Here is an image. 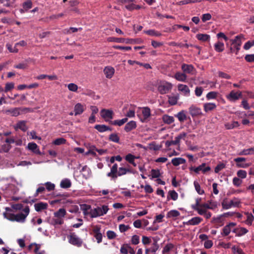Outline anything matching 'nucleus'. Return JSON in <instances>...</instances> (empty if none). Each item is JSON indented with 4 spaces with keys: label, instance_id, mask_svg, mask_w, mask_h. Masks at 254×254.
Wrapping results in <instances>:
<instances>
[{
    "label": "nucleus",
    "instance_id": "f257e3e1",
    "mask_svg": "<svg viewBox=\"0 0 254 254\" xmlns=\"http://www.w3.org/2000/svg\"><path fill=\"white\" fill-rule=\"evenodd\" d=\"M64 208H60L59 211L54 213V216L51 220V224L55 227L61 225L63 222Z\"/></svg>",
    "mask_w": 254,
    "mask_h": 254
},
{
    "label": "nucleus",
    "instance_id": "f03ea898",
    "mask_svg": "<svg viewBox=\"0 0 254 254\" xmlns=\"http://www.w3.org/2000/svg\"><path fill=\"white\" fill-rule=\"evenodd\" d=\"M29 207L28 206H26L23 209V213H19L17 214H15V221L18 222H24L25 220L29 213Z\"/></svg>",
    "mask_w": 254,
    "mask_h": 254
},
{
    "label": "nucleus",
    "instance_id": "7ed1b4c3",
    "mask_svg": "<svg viewBox=\"0 0 254 254\" xmlns=\"http://www.w3.org/2000/svg\"><path fill=\"white\" fill-rule=\"evenodd\" d=\"M68 242L72 245L76 246L78 247H81L82 245V241L78 238L74 233H71L67 236Z\"/></svg>",
    "mask_w": 254,
    "mask_h": 254
},
{
    "label": "nucleus",
    "instance_id": "20e7f679",
    "mask_svg": "<svg viewBox=\"0 0 254 254\" xmlns=\"http://www.w3.org/2000/svg\"><path fill=\"white\" fill-rule=\"evenodd\" d=\"M243 35L241 34L236 36L234 39L231 40V45H233V48L235 49L236 50V54H238V52L240 49V47L242 44V41L241 40V39L242 38H243Z\"/></svg>",
    "mask_w": 254,
    "mask_h": 254
},
{
    "label": "nucleus",
    "instance_id": "39448f33",
    "mask_svg": "<svg viewBox=\"0 0 254 254\" xmlns=\"http://www.w3.org/2000/svg\"><path fill=\"white\" fill-rule=\"evenodd\" d=\"M172 85L171 83L165 82L158 85L157 89L161 94H165L171 89Z\"/></svg>",
    "mask_w": 254,
    "mask_h": 254
},
{
    "label": "nucleus",
    "instance_id": "423d86ee",
    "mask_svg": "<svg viewBox=\"0 0 254 254\" xmlns=\"http://www.w3.org/2000/svg\"><path fill=\"white\" fill-rule=\"evenodd\" d=\"M101 227L98 225H96L94 227V229L92 231L94 233V237L97 240V243H100L102 242V234L100 232Z\"/></svg>",
    "mask_w": 254,
    "mask_h": 254
},
{
    "label": "nucleus",
    "instance_id": "0eeeda50",
    "mask_svg": "<svg viewBox=\"0 0 254 254\" xmlns=\"http://www.w3.org/2000/svg\"><path fill=\"white\" fill-rule=\"evenodd\" d=\"M189 113L192 117L201 116L202 115L201 109L194 105H191L189 109Z\"/></svg>",
    "mask_w": 254,
    "mask_h": 254
},
{
    "label": "nucleus",
    "instance_id": "6e6552de",
    "mask_svg": "<svg viewBox=\"0 0 254 254\" xmlns=\"http://www.w3.org/2000/svg\"><path fill=\"white\" fill-rule=\"evenodd\" d=\"M113 111L111 110L103 109L101 111V116L106 121H107L106 118L112 119L113 118Z\"/></svg>",
    "mask_w": 254,
    "mask_h": 254
},
{
    "label": "nucleus",
    "instance_id": "1a4fd4ad",
    "mask_svg": "<svg viewBox=\"0 0 254 254\" xmlns=\"http://www.w3.org/2000/svg\"><path fill=\"white\" fill-rule=\"evenodd\" d=\"M202 221V219L199 217H194L187 222H184L183 224L186 225H198Z\"/></svg>",
    "mask_w": 254,
    "mask_h": 254
},
{
    "label": "nucleus",
    "instance_id": "9d476101",
    "mask_svg": "<svg viewBox=\"0 0 254 254\" xmlns=\"http://www.w3.org/2000/svg\"><path fill=\"white\" fill-rule=\"evenodd\" d=\"M15 129L16 130L19 129L24 132L26 131L28 129V127L26 126V122L25 121H20L18 122L15 126Z\"/></svg>",
    "mask_w": 254,
    "mask_h": 254
},
{
    "label": "nucleus",
    "instance_id": "9b49d317",
    "mask_svg": "<svg viewBox=\"0 0 254 254\" xmlns=\"http://www.w3.org/2000/svg\"><path fill=\"white\" fill-rule=\"evenodd\" d=\"M241 96V92L238 93L232 90L230 92V94L227 96V97L230 101H235L238 100Z\"/></svg>",
    "mask_w": 254,
    "mask_h": 254
},
{
    "label": "nucleus",
    "instance_id": "f8f14e48",
    "mask_svg": "<svg viewBox=\"0 0 254 254\" xmlns=\"http://www.w3.org/2000/svg\"><path fill=\"white\" fill-rule=\"evenodd\" d=\"M27 148L36 154H41L38 146L34 142H30L28 144Z\"/></svg>",
    "mask_w": 254,
    "mask_h": 254
},
{
    "label": "nucleus",
    "instance_id": "ddd939ff",
    "mask_svg": "<svg viewBox=\"0 0 254 254\" xmlns=\"http://www.w3.org/2000/svg\"><path fill=\"white\" fill-rule=\"evenodd\" d=\"M153 247L150 248V252L152 253H155L159 249V246L158 244V241L159 240V237L156 236L155 237H153Z\"/></svg>",
    "mask_w": 254,
    "mask_h": 254
},
{
    "label": "nucleus",
    "instance_id": "4468645a",
    "mask_svg": "<svg viewBox=\"0 0 254 254\" xmlns=\"http://www.w3.org/2000/svg\"><path fill=\"white\" fill-rule=\"evenodd\" d=\"M136 127V123L134 121H131L127 123L124 128L125 130L128 132Z\"/></svg>",
    "mask_w": 254,
    "mask_h": 254
},
{
    "label": "nucleus",
    "instance_id": "2eb2a0df",
    "mask_svg": "<svg viewBox=\"0 0 254 254\" xmlns=\"http://www.w3.org/2000/svg\"><path fill=\"white\" fill-rule=\"evenodd\" d=\"M94 128L100 132H103L107 130H112V128L105 125H96Z\"/></svg>",
    "mask_w": 254,
    "mask_h": 254
},
{
    "label": "nucleus",
    "instance_id": "dca6fc26",
    "mask_svg": "<svg viewBox=\"0 0 254 254\" xmlns=\"http://www.w3.org/2000/svg\"><path fill=\"white\" fill-rule=\"evenodd\" d=\"M104 72L107 78H111L114 74L115 69L112 67H106L104 70Z\"/></svg>",
    "mask_w": 254,
    "mask_h": 254
},
{
    "label": "nucleus",
    "instance_id": "f3484780",
    "mask_svg": "<svg viewBox=\"0 0 254 254\" xmlns=\"http://www.w3.org/2000/svg\"><path fill=\"white\" fill-rule=\"evenodd\" d=\"M84 111L83 106L81 103H77L75 105L74 108L75 116L81 114Z\"/></svg>",
    "mask_w": 254,
    "mask_h": 254
},
{
    "label": "nucleus",
    "instance_id": "a211bd4d",
    "mask_svg": "<svg viewBox=\"0 0 254 254\" xmlns=\"http://www.w3.org/2000/svg\"><path fill=\"white\" fill-rule=\"evenodd\" d=\"M35 209L37 212L46 209L48 207V204L44 202H40L35 204Z\"/></svg>",
    "mask_w": 254,
    "mask_h": 254
},
{
    "label": "nucleus",
    "instance_id": "6ab92c4d",
    "mask_svg": "<svg viewBox=\"0 0 254 254\" xmlns=\"http://www.w3.org/2000/svg\"><path fill=\"white\" fill-rule=\"evenodd\" d=\"M21 108H14L10 109L6 111V114H10L11 116L14 117H17L20 115V111Z\"/></svg>",
    "mask_w": 254,
    "mask_h": 254
},
{
    "label": "nucleus",
    "instance_id": "aec40b11",
    "mask_svg": "<svg viewBox=\"0 0 254 254\" xmlns=\"http://www.w3.org/2000/svg\"><path fill=\"white\" fill-rule=\"evenodd\" d=\"M163 122L167 125H170L174 122V118L173 116H170L165 114L162 116Z\"/></svg>",
    "mask_w": 254,
    "mask_h": 254
},
{
    "label": "nucleus",
    "instance_id": "412c9836",
    "mask_svg": "<svg viewBox=\"0 0 254 254\" xmlns=\"http://www.w3.org/2000/svg\"><path fill=\"white\" fill-rule=\"evenodd\" d=\"M89 214L91 218H95L101 216L100 207H97L93 209H91Z\"/></svg>",
    "mask_w": 254,
    "mask_h": 254
},
{
    "label": "nucleus",
    "instance_id": "4be33fe9",
    "mask_svg": "<svg viewBox=\"0 0 254 254\" xmlns=\"http://www.w3.org/2000/svg\"><path fill=\"white\" fill-rule=\"evenodd\" d=\"M194 67L191 64H183L182 65V69L183 70L184 72L190 73L192 71Z\"/></svg>",
    "mask_w": 254,
    "mask_h": 254
},
{
    "label": "nucleus",
    "instance_id": "5701e85b",
    "mask_svg": "<svg viewBox=\"0 0 254 254\" xmlns=\"http://www.w3.org/2000/svg\"><path fill=\"white\" fill-rule=\"evenodd\" d=\"M174 77L178 81H185L187 79V76L185 73L177 72L175 74Z\"/></svg>",
    "mask_w": 254,
    "mask_h": 254
},
{
    "label": "nucleus",
    "instance_id": "b1692460",
    "mask_svg": "<svg viewBox=\"0 0 254 254\" xmlns=\"http://www.w3.org/2000/svg\"><path fill=\"white\" fill-rule=\"evenodd\" d=\"M171 162L174 166H178L181 164H185L186 161L184 158L179 157L173 158Z\"/></svg>",
    "mask_w": 254,
    "mask_h": 254
},
{
    "label": "nucleus",
    "instance_id": "393cba45",
    "mask_svg": "<svg viewBox=\"0 0 254 254\" xmlns=\"http://www.w3.org/2000/svg\"><path fill=\"white\" fill-rule=\"evenodd\" d=\"M185 111L182 110L179 112L175 117H177L180 122H183L187 120V117L185 114Z\"/></svg>",
    "mask_w": 254,
    "mask_h": 254
},
{
    "label": "nucleus",
    "instance_id": "a878e982",
    "mask_svg": "<svg viewBox=\"0 0 254 254\" xmlns=\"http://www.w3.org/2000/svg\"><path fill=\"white\" fill-rule=\"evenodd\" d=\"M240 124L237 121H233L232 123H227L225 124L224 126L227 129H231L235 127H238Z\"/></svg>",
    "mask_w": 254,
    "mask_h": 254
},
{
    "label": "nucleus",
    "instance_id": "bb28decb",
    "mask_svg": "<svg viewBox=\"0 0 254 254\" xmlns=\"http://www.w3.org/2000/svg\"><path fill=\"white\" fill-rule=\"evenodd\" d=\"M203 107L204 111L208 112L215 109L216 106L214 103H208L204 104Z\"/></svg>",
    "mask_w": 254,
    "mask_h": 254
},
{
    "label": "nucleus",
    "instance_id": "cd10ccee",
    "mask_svg": "<svg viewBox=\"0 0 254 254\" xmlns=\"http://www.w3.org/2000/svg\"><path fill=\"white\" fill-rule=\"evenodd\" d=\"M245 214L247 216V219L245 222V223L249 225H252L254 220V216L251 213H249L248 212H245Z\"/></svg>",
    "mask_w": 254,
    "mask_h": 254
},
{
    "label": "nucleus",
    "instance_id": "c85d7f7f",
    "mask_svg": "<svg viewBox=\"0 0 254 254\" xmlns=\"http://www.w3.org/2000/svg\"><path fill=\"white\" fill-rule=\"evenodd\" d=\"M196 37L198 40L202 42L207 41L210 39V36L206 34H198Z\"/></svg>",
    "mask_w": 254,
    "mask_h": 254
},
{
    "label": "nucleus",
    "instance_id": "c756f323",
    "mask_svg": "<svg viewBox=\"0 0 254 254\" xmlns=\"http://www.w3.org/2000/svg\"><path fill=\"white\" fill-rule=\"evenodd\" d=\"M249 154H254V147L244 149L239 153V155H247Z\"/></svg>",
    "mask_w": 254,
    "mask_h": 254
},
{
    "label": "nucleus",
    "instance_id": "7c9ffc66",
    "mask_svg": "<svg viewBox=\"0 0 254 254\" xmlns=\"http://www.w3.org/2000/svg\"><path fill=\"white\" fill-rule=\"evenodd\" d=\"M169 196H167V199L169 200L170 198L172 199L173 200H176L177 199L178 197V194L176 192V191L174 190H170L168 192Z\"/></svg>",
    "mask_w": 254,
    "mask_h": 254
},
{
    "label": "nucleus",
    "instance_id": "2f4dec72",
    "mask_svg": "<svg viewBox=\"0 0 254 254\" xmlns=\"http://www.w3.org/2000/svg\"><path fill=\"white\" fill-rule=\"evenodd\" d=\"M175 246L172 243L167 244L163 248L162 254H165L169 253L171 250L174 249Z\"/></svg>",
    "mask_w": 254,
    "mask_h": 254
},
{
    "label": "nucleus",
    "instance_id": "473e14b6",
    "mask_svg": "<svg viewBox=\"0 0 254 254\" xmlns=\"http://www.w3.org/2000/svg\"><path fill=\"white\" fill-rule=\"evenodd\" d=\"M109 140L111 141L119 143L120 141V137L117 133H112L109 135Z\"/></svg>",
    "mask_w": 254,
    "mask_h": 254
},
{
    "label": "nucleus",
    "instance_id": "72a5a7b5",
    "mask_svg": "<svg viewBox=\"0 0 254 254\" xmlns=\"http://www.w3.org/2000/svg\"><path fill=\"white\" fill-rule=\"evenodd\" d=\"M178 90L184 92L185 94H188L190 93V89L186 85L179 84L178 85Z\"/></svg>",
    "mask_w": 254,
    "mask_h": 254
},
{
    "label": "nucleus",
    "instance_id": "f704fd0d",
    "mask_svg": "<svg viewBox=\"0 0 254 254\" xmlns=\"http://www.w3.org/2000/svg\"><path fill=\"white\" fill-rule=\"evenodd\" d=\"M180 215V212L176 210H172L169 211L167 214L168 218L177 217Z\"/></svg>",
    "mask_w": 254,
    "mask_h": 254
},
{
    "label": "nucleus",
    "instance_id": "c9c22d12",
    "mask_svg": "<svg viewBox=\"0 0 254 254\" xmlns=\"http://www.w3.org/2000/svg\"><path fill=\"white\" fill-rule=\"evenodd\" d=\"M142 113L145 119H147L150 116V109L149 107H146L143 108Z\"/></svg>",
    "mask_w": 254,
    "mask_h": 254
},
{
    "label": "nucleus",
    "instance_id": "e433bc0d",
    "mask_svg": "<svg viewBox=\"0 0 254 254\" xmlns=\"http://www.w3.org/2000/svg\"><path fill=\"white\" fill-rule=\"evenodd\" d=\"M125 42L127 44L140 43L142 42L141 39H125Z\"/></svg>",
    "mask_w": 254,
    "mask_h": 254
},
{
    "label": "nucleus",
    "instance_id": "4c0bfd02",
    "mask_svg": "<svg viewBox=\"0 0 254 254\" xmlns=\"http://www.w3.org/2000/svg\"><path fill=\"white\" fill-rule=\"evenodd\" d=\"M23 8L25 11H27L32 7V2L31 0H28L23 2L22 4Z\"/></svg>",
    "mask_w": 254,
    "mask_h": 254
},
{
    "label": "nucleus",
    "instance_id": "58836bf2",
    "mask_svg": "<svg viewBox=\"0 0 254 254\" xmlns=\"http://www.w3.org/2000/svg\"><path fill=\"white\" fill-rule=\"evenodd\" d=\"M144 32L151 36H160L162 35V34L161 33L156 31L155 30H148L144 31Z\"/></svg>",
    "mask_w": 254,
    "mask_h": 254
},
{
    "label": "nucleus",
    "instance_id": "ea45409f",
    "mask_svg": "<svg viewBox=\"0 0 254 254\" xmlns=\"http://www.w3.org/2000/svg\"><path fill=\"white\" fill-rule=\"evenodd\" d=\"M91 208V206L86 204H82L80 205V209L83 211L84 215H87L89 213L88 210Z\"/></svg>",
    "mask_w": 254,
    "mask_h": 254
},
{
    "label": "nucleus",
    "instance_id": "a19ab883",
    "mask_svg": "<svg viewBox=\"0 0 254 254\" xmlns=\"http://www.w3.org/2000/svg\"><path fill=\"white\" fill-rule=\"evenodd\" d=\"M224 44L220 42H218L215 44V50L218 52H221L224 50Z\"/></svg>",
    "mask_w": 254,
    "mask_h": 254
},
{
    "label": "nucleus",
    "instance_id": "79ce46f5",
    "mask_svg": "<svg viewBox=\"0 0 254 254\" xmlns=\"http://www.w3.org/2000/svg\"><path fill=\"white\" fill-rule=\"evenodd\" d=\"M152 178H158L161 176L160 170L159 169H152L151 170Z\"/></svg>",
    "mask_w": 254,
    "mask_h": 254
},
{
    "label": "nucleus",
    "instance_id": "37998d69",
    "mask_svg": "<svg viewBox=\"0 0 254 254\" xmlns=\"http://www.w3.org/2000/svg\"><path fill=\"white\" fill-rule=\"evenodd\" d=\"M109 42H115L117 43H124L125 39L123 38L109 37L107 39Z\"/></svg>",
    "mask_w": 254,
    "mask_h": 254
},
{
    "label": "nucleus",
    "instance_id": "c03bdc74",
    "mask_svg": "<svg viewBox=\"0 0 254 254\" xmlns=\"http://www.w3.org/2000/svg\"><path fill=\"white\" fill-rule=\"evenodd\" d=\"M178 97L177 96H171L169 97L168 103L171 105H175L177 104Z\"/></svg>",
    "mask_w": 254,
    "mask_h": 254
},
{
    "label": "nucleus",
    "instance_id": "a18cd8bd",
    "mask_svg": "<svg viewBox=\"0 0 254 254\" xmlns=\"http://www.w3.org/2000/svg\"><path fill=\"white\" fill-rule=\"evenodd\" d=\"M193 184L195 189L198 194H202L204 193V190H201L200 186L197 182L194 181Z\"/></svg>",
    "mask_w": 254,
    "mask_h": 254
},
{
    "label": "nucleus",
    "instance_id": "49530a36",
    "mask_svg": "<svg viewBox=\"0 0 254 254\" xmlns=\"http://www.w3.org/2000/svg\"><path fill=\"white\" fill-rule=\"evenodd\" d=\"M240 203H241L240 200L237 198H234V200H231L230 201V204L231 205V207L232 206L239 207Z\"/></svg>",
    "mask_w": 254,
    "mask_h": 254
},
{
    "label": "nucleus",
    "instance_id": "de8ad7c7",
    "mask_svg": "<svg viewBox=\"0 0 254 254\" xmlns=\"http://www.w3.org/2000/svg\"><path fill=\"white\" fill-rule=\"evenodd\" d=\"M223 232L221 233V235L223 236H228L230 232H231V228L226 225L223 229Z\"/></svg>",
    "mask_w": 254,
    "mask_h": 254
},
{
    "label": "nucleus",
    "instance_id": "09e8293b",
    "mask_svg": "<svg viewBox=\"0 0 254 254\" xmlns=\"http://www.w3.org/2000/svg\"><path fill=\"white\" fill-rule=\"evenodd\" d=\"M6 47L10 53H17L18 52V50L16 48L17 47H15V45L14 46V48H12V46L10 44H7Z\"/></svg>",
    "mask_w": 254,
    "mask_h": 254
},
{
    "label": "nucleus",
    "instance_id": "8fccbe9b",
    "mask_svg": "<svg viewBox=\"0 0 254 254\" xmlns=\"http://www.w3.org/2000/svg\"><path fill=\"white\" fill-rule=\"evenodd\" d=\"M218 93L214 91H211L207 93L206 98L207 99H215L217 97Z\"/></svg>",
    "mask_w": 254,
    "mask_h": 254
},
{
    "label": "nucleus",
    "instance_id": "3c124183",
    "mask_svg": "<svg viewBox=\"0 0 254 254\" xmlns=\"http://www.w3.org/2000/svg\"><path fill=\"white\" fill-rule=\"evenodd\" d=\"M140 187L141 188H144L145 191L146 193H151L153 191V189L149 185H146L145 186H143V185H141L140 186Z\"/></svg>",
    "mask_w": 254,
    "mask_h": 254
},
{
    "label": "nucleus",
    "instance_id": "603ef678",
    "mask_svg": "<svg viewBox=\"0 0 254 254\" xmlns=\"http://www.w3.org/2000/svg\"><path fill=\"white\" fill-rule=\"evenodd\" d=\"M131 242L133 245H137L139 243V237L136 235H134L132 236Z\"/></svg>",
    "mask_w": 254,
    "mask_h": 254
},
{
    "label": "nucleus",
    "instance_id": "864d4df0",
    "mask_svg": "<svg viewBox=\"0 0 254 254\" xmlns=\"http://www.w3.org/2000/svg\"><path fill=\"white\" fill-rule=\"evenodd\" d=\"M225 167V164H224L223 163H219L215 167V169H214V172L216 173H218L220 171H221V170L224 169Z\"/></svg>",
    "mask_w": 254,
    "mask_h": 254
},
{
    "label": "nucleus",
    "instance_id": "5fc2aeb1",
    "mask_svg": "<svg viewBox=\"0 0 254 254\" xmlns=\"http://www.w3.org/2000/svg\"><path fill=\"white\" fill-rule=\"evenodd\" d=\"M150 146H152L153 147H151L150 148V149H152L154 151H158L160 149V148L162 147L161 145H156V143L155 142H152L149 144Z\"/></svg>",
    "mask_w": 254,
    "mask_h": 254
},
{
    "label": "nucleus",
    "instance_id": "6e6d98bb",
    "mask_svg": "<svg viewBox=\"0 0 254 254\" xmlns=\"http://www.w3.org/2000/svg\"><path fill=\"white\" fill-rule=\"evenodd\" d=\"M243 181L240 178L237 177H235L233 179V183L234 185L236 187H239L241 185Z\"/></svg>",
    "mask_w": 254,
    "mask_h": 254
},
{
    "label": "nucleus",
    "instance_id": "4d7b16f0",
    "mask_svg": "<svg viewBox=\"0 0 254 254\" xmlns=\"http://www.w3.org/2000/svg\"><path fill=\"white\" fill-rule=\"evenodd\" d=\"M237 176L241 179L246 178L247 177V172L245 170H240L237 172Z\"/></svg>",
    "mask_w": 254,
    "mask_h": 254
},
{
    "label": "nucleus",
    "instance_id": "13d9d810",
    "mask_svg": "<svg viewBox=\"0 0 254 254\" xmlns=\"http://www.w3.org/2000/svg\"><path fill=\"white\" fill-rule=\"evenodd\" d=\"M46 189L48 191H51L54 190L55 189V185L54 184L51 183V182H47L45 184Z\"/></svg>",
    "mask_w": 254,
    "mask_h": 254
},
{
    "label": "nucleus",
    "instance_id": "bf43d9fd",
    "mask_svg": "<svg viewBox=\"0 0 254 254\" xmlns=\"http://www.w3.org/2000/svg\"><path fill=\"white\" fill-rule=\"evenodd\" d=\"M254 45V40L249 41L245 43L244 46V49L245 50H249L251 47Z\"/></svg>",
    "mask_w": 254,
    "mask_h": 254
},
{
    "label": "nucleus",
    "instance_id": "052dcab7",
    "mask_svg": "<svg viewBox=\"0 0 254 254\" xmlns=\"http://www.w3.org/2000/svg\"><path fill=\"white\" fill-rule=\"evenodd\" d=\"M67 87H68V89H69V90L73 91V92L76 91L78 89L77 85L76 84H75L74 83H72L69 84L68 85Z\"/></svg>",
    "mask_w": 254,
    "mask_h": 254
},
{
    "label": "nucleus",
    "instance_id": "680f3d73",
    "mask_svg": "<svg viewBox=\"0 0 254 254\" xmlns=\"http://www.w3.org/2000/svg\"><path fill=\"white\" fill-rule=\"evenodd\" d=\"M248 232V230L244 227H241L239 230V232L236 234V236L238 237H240L245 234H246Z\"/></svg>",
    "mask_w": 254,
    "mask_h": 254
},
{
    "label": "nucleus",
    "instance_id": "e2e57ef3",
    "mask_svg": "<svg viewBox=\"0 0 254 254\" xmlns=\"http://www.w3.org/2000/svg\"><path fill=\"white\" fill-rule=\"evenodd\" d=\"M107 236L109 239L111 240L116 237V234L114 231L109 230L107 232Z\"/></svg>",
    "mask_w": 254,
    "mask_h": 254
},
{
    "label": "nucleus",
    "instance_id": "0e129e2a",
    "mask_svg": "<svg viewBox=\"0 0 254 254\" xmlns=\"http://www.w3.org/2000/svg\"><path fill=\"white\" fill-rule=\"evenodd\" d=\"M14 84L12 82L7 83L5 84L4 91L7 92L14 88Z\"/></svg>",
    "mask_w": 254,
    "mask_h": 254
},
{
    "label": "nucleus",
    "instance_id": "69168bd1",
    "mask_svg": "<svg viewBox=\"0 0 254 254\" xmlns=\"http://www.w3.org/2000/svg\"><path fill=\"white\" fill-rule=\"evenodd\" d=\"M135 158H137V157L130 153L127 154L125 157V159L129 163H130V162L134 160Z\"/></svg>",
    "mask_w": 254,
    "mask_h": 254
},
{
    "label": "nucleus",
    "instance_id": "338daca9",
    "mask_svg": "<svg viewBox=\"0 0 254 254\" xmlns=\"http://www.w3.org/2000/svg\"><path fill=\"white\" fill-rule=\"evenodd\" d=\"M11 148V146L8 144H4L1 146V149L4 152H8Z\"/></svg>",
    "mask_w": 254,
    "mask_h": 254
},
{
    "label": "nucleus",
    "instance_id": "774afa93",
    "mask_svg": "<svg viewBox=\"0 0 254 254\" xmlns=\"http://www.w3.org/2000/svg\"><path fill=\"white\" fill-rule=\"evenodd\" d=\"M245 59L249 63L254 62V54L247 55L245 57Z\"/></svg>",
    "mask_w": 254,
    "mask_h": 254
}]
</instances>
